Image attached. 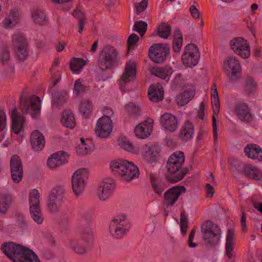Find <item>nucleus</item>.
Returning <instances> with one entry per match:
<instances>
[{"instance_id": "nucleus-1", "label": "nucleus", "mask_w": 262, "mask_h": 262, "mask_svg": "<svg viewBox=\"0 0 262 262\" xmlns=\"http://www.w3.org/2000/svg\"><path fill=\"white\" fill-rule=\"evenodd\" d=\"M184 161V153L181 151H176L169 157L166 164L167 173L165 176L167 182L170 183H177L186 176L188 169L182 167Z\"/></svg>"}, {"instance_id": "nucleus-2", "label": "nucleus", "mask_w": 262, "mask_h": 262, "mask_svg": "<svg viewBox=\"0 0 262 262\" xmlns=\"http://www.w3.org/2000/svg\"><path fill=\"white\" fill-rule=\"evenodd\" d=\"M201 233L204 244L213 248L218 245L221 237V230L219 226L209 220L204 222L201 226Z\"/></svg>"}, {"instance_id": "nucleus-3", "label": "nucleus", "mask_w": 262, "mask_h": 262, "mask_svg": "<svg viewBox=\"0 0 262 262\" xmlns=\"http://www.w3.org/2000/svg\"><path fill=\"white\" fill-rule=\"evenodd\" d=\"M119 61V54L117 49L114 47L106 46L100 52L97 64L101 70L104 71L114 68Z\"/></svg>"}, {"instance_id": "nucleus-4", "label": "nucleus", "mask_w": 262, "mask_h": 262, "mask_svg": "<svg viewBox=\"0 0 262 262\" xmlns=\"http://www.w3.org/2000/svg\"><path fill=\"white\" fill-rule=\"evenodd\" d=\"M12 44L16 59L19 62H24L29 57L28 42L26 37L20 34L14 35Z\"/></svg>"}, {"instance_id": "nucleus-5", "label": "nucleus", "mask_w": 262, "mask_h": 262, "mask_svg": "<svg viewBox=\"0 0 262 262\" xmlns=\"http://www.w3.org/2000/svg\"><path fill=\"white\" fill-rule=\"evenodd\" d=\"M224 69L230 82L235 83L241 79V66L237 58L229 57L225 61Z\"/></svg>"}, {"instance_id": "nucleus-6", "label": "nucleus", "mask_w": 262, "mask_h": 262, "mask_svg": "<svg viewBox=\"0 0 262 262\" xmlns=\"http://www.w3.org/2000/svg\"><path fill=\"white\" fill-rule=\"evenodd\" d=\"M41 100L39 97L33 96L26 99H20V109L23 114L29 113L36 118L40 113Z\"/></svg>"}, {"instance_id": "nucleus-7", "label": "nucleus", "mask_w": 262, "mask_h": 262, "mask_svg": "<svg viewBox=\"0 0 262 262\" xmlns=\"http://www.w3.org/2000/svg\"><path fill=\"white\" fill-rule=\"evenodd\" d=\"M40 194L36 189H34L29 194L30 211L32 219L38 224H42L43 221L39 203Z\"/></svg>"}, {"instance_id": "nucleus-8", "label": "nucleus", "mask_w": 262, "mask_h": 262, "mask_svg": "<svg viewBox=\"0 0 262 262\" xmlns=\"http://www.w3.org/2000/svg\"><path fill=\"white\" fill-rule=\"evenodd\" d=\"M125 216L121 218L113 219L110 224L109 230L112 235L116 238H119L125 235L130 227L128 221L125 220Z\"/></svg>"}, {"instance_id": "nucleus-9", "label": "nucleus", "mask_w": 262, "mask_h": 262, "mask_svg": "<svg viewBox=\"0 0 262 262\" xmlns=\"http://www.w3.org/2000/svg\"><path fill=\"white\" fill-rule=\"evenodd\" d=\"M28 249L13 242L5 243L1 247L3 253L13 262H17Z\"/></svg>"}, {"instance_id": "nucleus-10", "label": "nucleus", "mask_w": 262, "mask_h": 262, "mask_svg": "<svg viewBox=\"0 0 262 262\" xmlns=\"http://www.w3.org/2000/svg\"><path fill=\"white\" fill-rule=\"evenodd\" d=\"M200 52L195 45L190 43L185 47V52L182 56L183 64L187 67L196 65L200 59Z\"/></svg>"}, {"instance_id": "nucleus-11", "label": "nucleus", "mask_w": 262, "mask_h": 262, "mask_svg": "<svg viewBox=\"0 0 262 262\" xmlns=\"http://www.w3.org/2000/svg\"><path fill=\"white\" fill-rule=\"evenodd\" d=\"M149 57L154 62L162 63L166 60L169 53V48L166 44H154L148 51Z\"/></svg>"}, {"instance_id": "nucleus-12", "label": "nucleus", "mask_w": 262, "mask_h": 262, "mask_svg": "<svg viewBox=\"0 0 262 262\" xmlns=\"http://www.w3.org/2000/svg\"><path fill=\"white\" fill-rule=\"evenodd\" d=\"M231 49L243 58L250 56V48L246 40L242 37H235L230 42Z\"/></svg>"}, {"instance_id": "nucleus-13", "label": "nucleus", "mask_w": 262, "mask_h": 262, "mask_svg": "<svg viewBox=\"0 0 262 262\" xmlns=\"http://www.w3.org/2000/svg\"><path fill=\"white\" fill-rule=\"evenodd\" d=\"M113 129V123L110 117L104 116L97 121L95 133L98 137L105 138L110 136Z\"/></svg>"}, {"instance_id": "nucleus-14", "label": "nucleus", "mask_w": 262, "mask_h": 262, "mask_svg": "<svg viewBox=\"0 0 262 262\" xmlns=\"http://www.w3.org/2000/svg\"><path fill=\"white\" fill-rule=\"evenodd\" d=\"M213 86L214 87V89L211 93V103L213 112L212 116V126L214 142L216 143L217 139V123L216 119L218 117V114L220 110V106L219 97L215 83L213 84Z\"/></svg>"}, {"instance_id": "nucleus-15", "label": "nucleus", "mask_w": 262, "mask_h": 262, "mask_svg": "<svg viewBox=\"0 0 262 262\" xmlns=\"http://www.w3.org/2000/svg\"><path fill=\"white\" fill-rule=\"evenodd\" d=\"M11 176L13 182L19 183L23 177V167L20 158L16 155H13L10 159Z\"/></svg>"}, {"instance_id": "nucleus-16", "label": "nucleus", "mask_w": 262, "mask_h": 262, "mask_svg": "<svg viewBox=\"0 0 262 262\" xmlns=\"http://www.w3.org/2000/svg\"><path fill=\"white\" fill-rule=\"evenodd\" d=\"M186 191L183 186L177 185L169 188L164 194V201L167 207L172 206L182 193Z\"/></svg>"}, {"instance_id": "nucleus-17", "label": "nucleus", "mask_w": 262, "mask_h": 262, "mask_svg": "<svg viewBox=\"0 0 262 262\" xmlns=\"http://www.w3.org/2000/svg\"><path fill=\"white\" fill-rule=\"evenodd\" d=\"M234 112L238 119L243 122L250 123L253 120L252 114L246 103L238 102L235 104Z\"/></svg>"}, {"instance_id": "nucleus-18", "label": "nucleus", "mask_w": 262, "mask_h": 262, "mask_svg": "<svg viewBox=\"0 0 262 262\" xmlns=\"http://www.w3.org/2000/svg\"><path fill=\"white\" fill-rule=\"evenodd\" d=\"M161 124L165 130L173 133L176 132L178 127V121L177 117L169 113H165L161 118Z\"/></svg>"}, {"instance_id": "nucleus-19", "label": "nucleus", "mask_w": 262, "mask_h": 262, "mask_svg": "<svg viewBox=\"0 0 262 262\" xmlns=\"http://www.w3.org/2000/svg\"><path fill=\"white\" fill-rule=\"evenodd\" d=\"M161 148L158 145H144L143 146L142 155L144 159L149 163L155 162L161 152Z\"/></svg>"}, {"instance_id": "nucleus-20", "label": "nucleus", "mask_w": 262, "mask_h": 262, "mask_svg": "<svg viewBox=\"0 0 262 262\" xmlns=\"http://www.w3.org/2000/svg\"><path fill=\"white\" fill-rule=\"evenodd\" d=\"M69 155L63 151L52 154L48 159L47 165L50 168H55L68 162Z\"/></svg>"}, {"instance_id": "nucleus-21", "label": "nucleus", "mask_w": 262, "mask_h": 262, "mask_svg": "<svg viewBox=\"0 0 262 262\" xmlns=\"http://www.w3.org/2000/svg\"><path fill=\"white\" fill-rule=\"evenodd\" d=\"M152 120H146L137 125L134 130L136 136L139 138L144 139L150 135L152 131Z\"/></svg>"}, {"instance_id": "nucleus-22", "label": "nucleus", "mask_w": 262, "mask_h": 262, "mask_svg": "<svg viewBox=\"0 0 262 262\" xmlns=\"http://www.w3.org/2000/svg\"><path fill=\"white\" fill-rule=\"evenodd\" d=\"M30 141L32 148L35 151H40L45 144V139L43 134L38 130L33 131L30 135Z\"/></svg>"}, {"instance_id": "nucleus-23", "label": "nucleus", "mask_w": 262, "mask_h": 262, "mask_svg": "<svg viewBox=\"0 0 262 262\" xmlns=\"http://www.w3.org/2000/svg\"><path fill=\"white\" fill-rule=\"evenodd\" d=\"M12 130L16 134H19L23 129L25 118L18 114L16 107H14L11 112Z\"/></svg>"}, {"instance_id": "nucleus-24", "label": "nucleus", "mask_w": 262, "mask_h": 262, "mask_svg": "<svg viewBox=\"0 0 262 262\" xmlns=\"http://www.w3.org/2000/svg\"><path fill=\"white\" fill-rule=\"evenodd\" d=\"M124 171L122 179L126 182H130L134 179L138 178L140 174L138 168L134 164L129 162L128 164H126Z\"/></svg>"}, {"instance_id": "nucleus-25", "label": "nucleus", "mask_w": 262, "mask_h": 262, "mask_svg": "<svg viewBox=\"0 0 262 262\" xmlns=\"http://www.w3.org/2000/svg\"><path fill=\"white\" fill-rule=\"evenodd\" d=\"M136 74V64L134 62H127L121 77L122 82L125 84L132 80L135 77Z\"/></svg>"}, {"instance_id": "nucleus-26", "label": "nucleus", "mask_w": 262, "mask_h": 262, "mask_svg": "<svg viewBox=\"0 0 262 262\" xmlns=\"http://www.w3.org/2000/svg\"><path fill=\"white\" fill-rule=\"evenodd\" d=\"M245 155L253 160L262 161V149L256 144H248L244 149Z\"/></svg>"}, {"instance_id": "nucleus-27", "label": "nucleus", "mask_w": 262, "mask_h": 262, "mask_svg": "<svg viewBox=\"0 0 262 262\" xmlns=\"http://www.w3.org/2000/svg\"><path fill=\"white\" fill-rule=\"evenodd\" d=\"M114 188V185L109 183H102L97 190L98 198L102 201H106L111 196Z\"/></svg>"}, {"instance_id": "nucleus-28", "label": "nucleus", "mask_w": 262, "mask_h": 262, "mask_svg": "<svg viewBox=\"0 0 262 262\" xmlns=\"http://www.w3.org/2000/svg\"><path fill=\"white\" fill-rule=\"evenodd\" d=\"M194 135V127L193 124L189 121L185 122L182 126L179 133V138L184 142L190 140Z\"/></svg>"}, {"instance_id": "nucleus-29", "label": "nucleus", "mask_w": 262, "mask_h": 262, "mask_svg": "<svg viewBox=\"0 0 262 262\" xmlns=\"http://www.w3.org/2000/svg\"><path fill=\"white\" fill-rule=\"evenodd\" d=\"M148 94L151 101L157 102L163 100L164 91L159 84H157V86L151 85L149 86Z\"/></svg>"}, {"instance_id": "nucleus-30", "label": "nucleus", "mask_w": 262, "mask_h": 262, "mask_svg": "<svg viewBox=\"0 0 262 262\" xmlns=\"http://www.w3.org/2000/svg\"><path fill=\"white\" fill-rule=\"evenodd\" d=\"M126 164H128V161L119 159L116 161H113L110 162V168L113 173L122 179V174L124 172Z\"/></svg>"}, {"instance_id": "nucleus-31", "label": "nucleus", "mask_w": 262, "mask_h": 262, "mask_svg": "<svg viewBox=\"0 0 262 262\" xmlns=\"http://www.w3.org/2000/svg\"><path fill=\"white\" fill-rule=\"evenodd\" d=\"M235 246V235L234 230L229 229L226 236V254L228 258H231L233 256V248Z\"/></svg>"}, {"instance_id": "nucleus-32", "label": "nucleus", "mask_w": 262, "mask_h": 262, "mask_svg": "<svg viewBox=\"0 0 262 262\" xmlns=\"http://www.w3.org/2000/svg\"><path fill=\"white\" fill-rule=\"evenodd\" d=\"M150 73L152 75L168 81L171 74L172 73V69L171 67L168 66L161 68L154 67L150 70Z\"/></svg>"}, {"instance_id": "nucleus-33", "label": "nucleus", "mask_w": 262, "mask_h": 262, "mask_svg": "<svg viewBox=\"0 0 262 262\" xmlns=\"http://www.w3.org/2000/svg\"><path fill=\"white\" fill-rule=\"evenodd\" d=\"M150 179L151 185L154 192L158 195H160L167 188L166 183L153 174H150Z\"/></svg>"}, {"instance_id": "nucleus-34", "label": "nucleus", "mask_w": 262, "mask_h": 262, "mask_svg": "<svg viewBox=\"0 0 262 262\" xmlns=\"http://www.w3.org/2000/svg\"><path fill=\"white\" fill-rule=\"evenodd\" d=\"M195 90L193 89L185 90L180 93L176 97L177 104L179 106H183L188 103L194 97Z\"/></svg>"}, {"instance_id": "nucleus-35", "label": "nucleus", "mask_w": 262, "mask_h": 262, "mask_svg": "<svg viewBox=\"0 0 262 262\" xmlns=\"http://www.w3.org/2000/svg\"><path fill=\"white\" fill-rule=\"evenodd\" d=\"M244 175L252 179L259 180L262 179V172L255 166L245 165L244 167Z\"/></svg>"}, {"instance_id": "nucleus-36", "label": "nucleus", "mask_w": 262, "mask_h": 262, "mask_svg": "<svg viewBox=\"0 0 262 262\" xmlns=\"http://www.w3.org/2000/svg\"><path fill=\"white\" fill-rule=\"evenodd\" d=\"M65 192V189L62 186H57L52 189L49 196L51 201L58 203H63V197Z\"/></svg>"}, {"instance_id": "nucleus-37", "label": "nucleus", "mask_w": 262, "mask_h": 262, "mask_svg": "<svg viewBox=\"0 0 262 262\" xmlns=\"http://www.w3.org/2000/svg\"><path fill=\"white\" fill-rule=\"evenodd\" d=\"M70 248L78 255H84L87 254L88 249L84 246L82 241L80 240H72L70 242Z\"/></svg>"}, {"instance_id": "nucleus-38", "label": "nucleus", "mask_w": 262, "mask_h": 262, "mask_svg": "<svg viewBox=\"0 0 262 262\" xmlns=\"http://www.w3.org/2000/svg\"><path fill=\"white\" fill-rule=\"evenodd\" d=\"M61 122L63 126L73 128L75 126V118L70 110L64 111L62 115Z\"/></svg>"}, {"instance_id": "nucleus-39", "label": "nucleus", "mask_w": 262, "mask_h": 262, "mask_svg": "<svg viewBox=\"0 0 262 262\" xmlns=\"http://www.w3.org/2000/svg\"><path fill=\"white\" fill-rule=\"evenodd\" d=\"M20 18V15L18 12L12 11L3 21L5 28H12L17 24Z\"/></svg>"}, {"instance_id": "nucleus-40", "label": "nucleus", "mask_w": 262, "mask_h": 262, "mask_svg": "<svg viewBox=\"0 0 262 262\" xmlns=\"http://www.w3.org/2000/svg\"><path fill=\"white\" fill-rule=\"evenodd\" d=\"M72 186L74 194L78 196L83 193L85 187V182L79 178L72 177Z\"/></svg>"}, {"instance_id": "nucleus-41", "label": "nucleus", "mask_w": 262, "mask_h": 262, "mask_svg": "<svg viewBox=\"0 0 262 262\" xmlns=\"http://www.w3.org/2000/svg\"><path fill=\"white\" fill-rule=\"evenodd\" d=\"M73 15L78 20L77 28L78 32L81 34L84 27L86 23V18L83 12L79 9H76L73 12Z\"/></svg>"}, {"instance_id": "nucleus-42", "label": "nucleus", "mask_w": 262, "mask_h": 262, "mask_svg": "<svg viewBox=\"0 0 262 262\" xmlns=\"http://www.w3.org/2000/svg\"><path fill=\"white\" fill-rule=\"evenodd\" d=\"M85 64V61L82 58H74L70 62V68L74 74L79 73L84 66Z\"/></svg>"}, {"instance_id": "nucleus-43", "label": "nucleus", "mask_w": 262, "mask_h": 262, "mask_svg": "<svg viewBox=\"0 0 262 262\" xmlns=\"http://www.w3.org/2000/svg\"><path fill=\"white\" fill-rule=\"evenodd\" d=\"M182 43V35L180 30L176 29L174 30L173 34V39L172 43L173 50L175 52L179 53L181 49Z\"/></svg>"}, {"instance_id": "nucleus-44", "label": "nucleus", "mask_w": 262, "mask_h": 262, "mask_svg": "<svg viewBox=\"0 0 262 262\" xmlns=\"http://www.w3.org/2000/svg\"><path fill=\"white\" fill-rule=\"evenodd\" d=\"M32 17L34 22L39 25L47 23V19L46 14L40 10H35L32 12Z\"/></svg>"}, {"instance_id": "nucleus-45", "label": "nucleus", "mask_w": 262, "mask_h": 262, "mask_svg": "<svg viewBox=\"0 0 262 262\" xmlns=\"http://www.w3.org/2000/svg\"><path fill=\"white\" fill-rule=\"evenodd\" d=\"M17 262H40L36 254L28 249Z\"/></svg>"}, {"instance_id": "nucleus-46", "label": "nucleus", "mask_w": 262, "mask_h": 262, "mask_svg": "<svg viewBox=\"0 0 262 262\" xmlns=\"http://www.w3.org/2000/svg\"><path fill=\"white\" fill-rule=\"evenodd\" d=\"M170 33L171 28L167 23H162L157 28V34L162 38H167Z\"/></svg>"}, {"instance_id": "nucleus-47", "label": "nucleus", "mask_w": 262, "mask_h": 262, "mask_svg": "<svg viewBox=\"0 0 262 262\" xmlns=\"http://www.w3.org/2000/svg\"><path fill=\"white\" fill-rule=\"evenodd\" d=\"M93 110L92 102L89 100H83L81 102L79 110L82 116L85 118H89Z\"/></svg>"}, {"instance_id": "nucleus-48", "label": "nucleus", "mask_w": 262, "mask_h": 262, "mask_svg": "<svg viewBox=\"0 0 262 262\" xmlns=\"http://www.w3.org/2000/svg\"><path fill=\"white\" fill-rule=\"evenodd\" d=\"M11 203V196L8 194H2L0 198V212L5 213Z\"/></svg>"}, {"instance_id": "nucleus-49", "label": "nucleus", "mask_w": 262, "mask_h": 262, "mask_svg": "<svg viewBox=\"0 0 262 262\" xmlns=\"http://www.w3.org/2000/svg\"><path fill=\"white\" fill-rule=\"evenodd\" d=\"M66 96L67 94L64 92H56L52 100V104L57 107L62 106L67 101Z\"/></svg>"}, {"instance_id": "nucleus-50", "label": "nucleus", "mask_w": 262, "mask_h": 262, "mask_svg": "<svg viewBox=\"0 0 262 262\" xmlns=\"http://www.w3.org/2000/svg\"><path fill=\"white\" fill-rule=\"evenodd\" d=\"M81 238L85 244L89 245L94 240V233L90 227L84 228L81 231Z\"/></svg>"}, {"instance_id": "nucleus-51", "label": "nucleus", "mask_w": 262, "mask_h": 262, "mask_svg": "<svg viewBox=\"0 0 262 262\" xmlns=\"http://www.w3.org/2000/svg\"><path fill=\"white\" fill-rule=\"evenodd\" d=\"M117 142L118 144L121 148L129 152L133 151L134 149L133 144L125 137L119 138Z\"/></svg>"}, {"instance_id": "nucleus-52", "label": "nucleus", "mask_w": 262, "mask_h": 262, "mask_svg": "<svg viewBox=\"0 0 262 262\" xmlns=\"http://www.w3.org/2000/svg\"><path fill=\"white\" fill-rule=\"evenodd\" d=\"M256 83L254 79L251 77H248L245 81L244 84V91L248 94L254 93L256 90Z\"/></svg>"}, {"instance_id": "nucleus-53", "label": "nucleus", "mask_w": 262, "mask_h": 262, "mask_svg": "<svg viewBox=\"0 0 262 262\" xmlns=\"http://www.w3.org/2000/svg\"><path fill=\"white\" fill-rule=\"evenodd\" d=\"M147 24L142 20L137 21L133 26V30L139 33L141 37H143L147 31Z\"/></svg>"}, {"instance_id": "nucleus-54", "label": "nucleus", "mask_w": 262, "mask_h": 262, "mask_svg": "<svg viewBox=\"0 0 262 262\" xmlns=\"http://www.w3.org/2000/svg\"><path fill=\"white\" fill-rule=\"evenodd\" d=\"M126 111L130 115L136 117L140 115V110L135 103L130 102L125 106Z\"/></svg>"}, {"instance_id": "nucleus-55", "label": "nucleus", "mask_w": 262, "mask_h": 262, "mask_svg": "<svg viewBox=\"0 0 262 262\" xmlns=\"http://www.w3.org/2000/svg\"><path fill=\"white\" fill-rule=\"evenodd\" d=\"M188 227V221L184 211L181 213L180 215V228L182 234L185 235Z\"/></svg>"}, {"instance_id": "nucleus-56", "label": "nucleus", "mask_w": 262, "mask_h": 262, "mask_svg": "<svg viewBox=\"0 0 262 262\" xmlns=\"http://www.w3.org/2000/svg\"><path fill=\"white\" fill-rule=\"evenodd\" d=\"M139 40V37L137 34L134 33L130 34L127 41L128 51L130 49L133 50Z\"/></svg>"}, {"instance_id": "nucleus-57", "label": "nucleus", "mask_w": 262, "mask_h": 262, "mask_svg": "<svg viewBox=\"0 0 262 262\" xmlns=\"http://www.w3.org/2000/svg\"><path fill=\"white\" fill-rule=\"evenodd\" d=\"M89 171L86 168H80L76 170L72 177L79 178V179L85 181L88 178Z\"/></svg>"}, {"instance_id": "nucleus-58", "label": "nucleus", "mask_w": 262, "mask_h": 262, "mask_svg": "<svg viewBox=\"0 0 262 262\" xmlns=\"http://www.w3.org/2000/svg\"><path fill=\"white\" fill-rule=\"evenodd\" d=\"M63 203H58L54 201H51V200H48V208L50 212L52 213H56L59 210L60 206Z\"/></svg>"}, {"instance_id": "nucleus-59", "label": "nucleus", "mask_w": 262, "mask_h": 262, "mask_svg": "<svg viewBox=\"0 0 262 262\" xmlns=\"http://www.w3.org/2000/svg\"><path fill=\"white\" fill-rule=\"evenodd\" d=\"M16 224L21 229H26L27 227V222L24 216L21 214H17L15 215Z\"/></svg>"}, {"instance_id": "nucleus-60", "label": "nucleus", "mask_w": 262, "mask_h": 262, "mask_svg": "<svg viewBox=\"0 0 262 262\" xmlns=\"http://www.w3.org/2000/svg\"><path fill=\"white\" fill-rule=\"evenodd\" d=\"M82 80L79 79L75 82L74 92L77 95L84 92L86 90V86L82 84Z\"/></svg>"}, {"instance_id": "nucleus-61", "label": "nucleus", "mask_w": 262, "mask_h": 262, "mask_svg": "<svg viewBox=\"0 0 262 262\" xmlns=\"http://www.w3.org/2000/svg\"><path fill=\"white\" fill-rule=\"evenodd\" d=\"M148 4V0H143L141 2L136 3L135 7L136 10L138 13H141L144 11L147 8Z\"/></svg>"}, {"instance_id": "nucleus-62", "label": "nucleus", "mask_w": 262, "mask_h": 262, "mask_svg": "<svg viewBox=\"0 0 262 262\" xmlns=\"http://www.w3.org/2000/svg\"><path fill=\"white\" fill-rule=\"evenodd\" d=\"M1 61L3 64H7L10 60V53L8 50H4L0 53Z\"/></svg>"}, {"instance_id": "nucleus-63", "label": "nucleus", "mask_w": 262, "mask_h": 262, "mask_svg": "<svg viewBox=\"0 0 262 262\" xmlns=\"http://www.w3.org/2000/svg\"><path fill=\"white\" fill-rule=\"evenodd\" d=\"M55 4H66V6L63 7L62 9L64 11H68L72 7V0H52Z\"/></svg>"}, {"instance_id": "nucleus-64", "label": "nucleus", "mask_w": 262, "mask_h": 262, "mask_svg": "<svg viewBox=\"0 0 262 262\" xmlns=\"http://www.w3.org/2000/svg\"><path fill=\"white\" fill-rule=\"evenodd\" d=\"M7 116L5 113L0 110V131L3 130L6 124Z\"/></svg>"}]
</instances>
